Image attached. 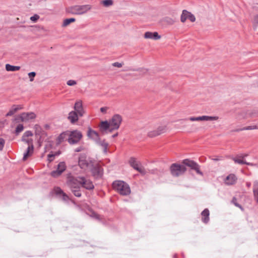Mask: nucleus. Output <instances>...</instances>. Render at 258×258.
Listing matches in <instances>:
<instances>
[{"label": "nucleus", "instance_id": "nucleus-1", "mask_svg": "<svg viewBox=\"0 0 258 258\" xmlns=\"http://www.w3.org/2000/svg\"><path fill=\"white\" fill-rule=\"evenodd\" d=\"M113 189L122 196H127L131 193L129 185L126 182L118 180L115 181L112 183Z\"/></svg>", "mask_w": 258, "mask_h": 258}, {"label": "nucleus", "instance_id": "nucleus-2", "mask_svg": "<svg viewBox=\"0 0 258 258\" xmlns=\"http://www.w3.org/2000/svg\"><path fill=\"white\" fill-rule=\"evenodd\" d=\"M91 9L89 5L74 6L68 9V12L73 15H82L87 13Z\"/></svg>", "mask_w": 258, "mask_h": 258}, {"label": "nucleus", "instance_id": "nucleus-3", "mask_svg": "<svg viewBox=\"0 0 258 258\" xmlns=\"http://www.w3.org/2000/svg\"><path fill=\"white\" fill-rule=\"evenodd\" d=\"M82 137V134L79 131H68V138L67 141L71 145L77 144L80 142Z\"/></svg>", "mask_w": 258, "mask_h": 258}, {"label": "nucleus", "instance_id": "nucleus-4", "mask_svg": "<svg viewBox=\"0 0 258 258\" xmlns=\"http://www.w3.org/2000/svg\"><path fill=\"white\" fill-rule=\"evenodd\" d=\"M186 170V168L183 165L178 163H173L170 165V171L173 177H178L183 174Z\"/></svg>", "mask_w": 258, "mask_h": 258}, {"label": "nucleus", "instance_id": "nucleus-5", "mask_svg": "<svg viewBox=\"0 0 258 258\" xmlns=\"http://www.w3.org/2000/svg\"><path fill=\"white\" fill-rule=\"evenodd\" d=\"M81 177H75L69 175L67 177V183L71 189L80 188L81 186Z\"/></svg>", "mask_w": 258, "mask_h": 258}, {"label": "nucleus", "instance_id": "nucleus-6", "mask_svg": "<svg viewBox=\"0 0 258 258\" xmlns=\"http://www.w3.org/2000/svg\"><path fill=\"white\" fill-rule=\"evenodd\" d=\"M182 163L183 165L187 166L191 169L195 170L197 174L203 175V173L200 170V166L194 161L186 159L182 161Z\"/></svg>", "mask_w": 258, "mask_h": 258}, {"label": "nucleus", "instance_id": "nucleus-7", "mask_svg": "<svg viewBox=\"0 0 258 258\" xmlns=\"http://www.w3.org/2000/svg\"><path fill=\"white\" fill-rule=\"evenodd\" d=\"M122 121L121 116L119 114H115L113 116L111 119L109 121L111 126V131L117 130L120 125Z\"/></svg>", "mask_w": 258, "mask_h": 258}, {"label": "nucleus", "instance_id": "nucleus-8", "mask_svg": "<svg viewBox=\"0 0 258 258\" xmlns=\"http://www.w3.org/2000/svg\"><path fill=\"white\" fill-rule=\"evenodd\" d=\"M90 168L92 174L95 178H99L102 176L103 170L99 164L94 165L92 164Z\"/></svg>", "mask_w": 258, "mask_h": 258}, {"label": "nucleus", "instance_id": "nucleus-9", "mask_svg": "<svg viewBox=\"0 0 258 258\" xmlns=\"http://www.w3.org/2000/svg\"><path fill=\"white\" fill-rule=\"evenodd\" d=\"M78 164L81 168L86 169V168H90L92 163L91 161L88 162L86 160L85 154H81L79 158Z\"/></svg>", "mask_w": 258, "mask_h": 258}, {"label": "nucleus", "instance_id": "nucleus-10", "mask_svg": "<svg viewBox=\"0 0 258 258\" xmlns=\"http://www.w3.org/2000/svg\"><path fill=\"white\" fill-rule=\"evenodd\" d=\"M66 166L64 162H61L57 165L56 170H53L51 172V175L53 177H56L61 174L66 170Z\"/></svg>", "mask_w": 258, "mask_h": 258}, {"label": "nucleus", "instance_id": "nucleus-11", "mask_svg": "<svg viewBox=\"0 0 258 258\" xmlns=\"http://www.w3.org/2000/svg\"><path fill=\"white\" fill-rule=\"evenodd\" d=\"M187 19H189L191 22H194L196 21V18L192 14L187 10H184L182 11L180 17L181 22L184 23Z\"/></svg>", "mask_w": 258, "mask_h": 258}, {"label": "nucleus", "instance_id": "nucleus-12", "mask_svg": "<svg viewBox=\"0 0 258 258\" xmlns=\"http://www.w3.org/2000/svg\"><path fill=\"white\" fill-rule=\"evenodd\" d=\"M74 111H76V112L79 115L80 117H82L84 115L85 110L83 107V103L81 100H79L76 102L74 106Z\"/></svg>", "mask_w": 258, "mask_h": 258}, {"label": "nucleus", "instance_id": "nucleus-13", "mask_svg": "<svg viewBox=\"0 0 258 258\" xmlns=\"http://www.w3.org/2000/svg\"><path fill=\"white\" fill-rule=\"evenodd\" d=\"M99 130L102 134H105L107 133L108 132L111 133L112 132L110 131V124L107 120L101 121L99 126Z\"/></svg>", "mask_w": 258, "mask_h": 258}, {"label": "nucleus", "instance_id": "nucleus-14", "mask_svg": "<svg viewBox=\"0 0 258 258\" xmlns=\"http://www.w3.org/2000/svg\"><path fill=\"white\" fill-rule=\"evenodd\" d=\"M19 117L23 122L27 121L30 119H34L36 117V115L32 112H23L19 115Z\"/></svg>", "mask_w": 258, "mask_h": 258}, {"label": "nucleus", "instance_id": "nucleus-15", "mask_svg": "<svg viewBox=\"0 0 258 258\" xmlns=\"http://www.w3.org/2000/svg\"><path fill=\"white\" fill-rule=\"evenodd\" d=\"M166 131L165 126H160L156 130L151 131L148 133V136L153 138L159 136Z\"/></svg>", "mask_w": 258, "mask_h": 258}, {"label": "nucleus", "instance_id": "nucleus-16", "mask_svg": "<svg viewBox=\"0 0 258 258\" xmlns=\"http://www.w3.org/2000/svg\"><path fill=\"white\" fill-rule=\"evenodd\" d=\"M81 186L88 190H91L94 188V186L89 180H87L84 177H81Z\"/></svg>", "mask_w": 258, "mask_h": 258}, {"label": "nucleus", "instance_id": "nucleus-17", "mask_svg": "<svg viewBox=\"0 0 258 258\" xmlns=\"http://www.w3.org/2000/svg\"><path fill=\"white\" fill-rule=\"evenodd\" d=\"M79 117L80 116L78 113L73 110L69 113L68 119L71 123L74 124L78 120Z\"/></svg>", "mask_w": 258, "mask_h": 258}, {"label": "nucleus", "instance_id": "nucleus-18", "mask_svg": "<svg viewBox=\"0 0 258 258\" xmlns=\"http://www.w3.org/2000/svg\"><path fill=\"white\" fill-rule=\"evenodd\" d=\"M87 135L89 138L94 140L96 142V143H97V141L100 140L98 133L97 132L92 130L91 128H89L88 130Z\"/></svg>", "mask_w": 258, "mask_h": 258}, {"label": "nucleus", "instance_id": "nucleus-19", "mask_svg": "<svg viewBox=\"0 0 258 258\" xmlns=\"http://www.w3.org/2000/svg\"><path fill=\"white\" fill-rule=\"evenodd\" d=\"M22 109H23V106L21 105H13L9 112L7 113L6 116H12L17 111Z\"/></svg>", "mask_w": 258, "mask_h": 258}, {"label": "nucleus", "instance_id": "nucleus-20", "mask_svg": "<svg viewBox=\"0 0 258 258\" xmlns=\"http://www.w3.org/2000/svg\"><path fill=\"white\" fill-rule=\"evenodd\" d=\"M236 180V176L233 174H230L226 177L225 183L227 185H232L235 183Z\"/></svg>", "mask_w": 258, "mask_h": 258}, {"label": "nucleus", "instance_id": "nucleus-21", "mask_svg": "<svg viewBox=\"0 0 258 258\" xmlns=\"http://www.w3.org/2000/svg\"><path fill=\"white\" fill-rule=\"evenodd\" d=\"M219 118L218 116H210L203 115L197 117V121H213L217 120Z\"/></svg>", "mask_w": 258, "mask_h": 258}, {"label": "nucleus", "instance_id": "nucleus-22", "mask_svg": "<svg viewBox=\"0 0 258 258\" xmlns=\"http://www.w3.org/2000/svg\"><path fill=\"white\" fill-rule=\"evenodd\" d=\"M34 152V146L31 145L30 146H28L27 148L26 151L24 153L23 160H26L29 157L31 156Z\"/></svg>", "mask_w": 258, "mask_h": 258}, {"label": "nucleus", "instance_id": "nucleus-23", "mask_svg": "<svg viewBox=\"0 0 258 258\" xmlns=\"http://www.w3.org/2000/svg\"><path fill=\"white\" fill-rule=\"evenodd\" d=\"M96 143L102 148L104 153L106 154L107 153V148L108 147V144L105 141V140H101L100 139V140L97 141Z\"/></svg>", "mask_w": 258, "mask_h": 258}, {"label": "nucleus", "instance_id": "nucleus-24", "mask_svg": "<svg viewBox=\"0 0 258 258\" xmlns=\"http://www.w3.org/2000/svg\"><path fill=\"white\" fill-rule=\"evenodd\" d=\"M54 191L57 195H62L63 200L66 201L69 199L68 196L63 192V190L59 187H55Z\"/></svg>", "mask_w": 258, "mask_h": 258}, {"label": "nucleus", "instance_id": "nucleus-25", "mask_svg": "<svg viewBox=\"0 0 258 258\" xmlns=\"http://www.w3.org/2000/svg\"><path fill=\"white\" fill-rule=\"evenodd\" d=\"M209 211L208 209H205L202 212L201 215L203 217L202 221L205 223H207L209 221Z\"/></svg>", "mask_w": 258, "mask_h": 258}, {"label": "nucleus", "instance_id": "nucleus-26", "mask_svg": "<svg viewBox=\"0 0 258 258\" xmlns=\"http://www.w3.org/2000/svg\"><path fill=\"white\" fill-rule=\"evenodd\" d=\"M68 137V131L66 132H64L61 133L59 136L57 137V143L58 144L62 142L64 140H67V138Z\"/></svg>", "mask_w": 258, "mask_h": 258}, {"label": "nucleus", "instance_id": "nucleus-27", "mask_svg": "<svg viewBox=\"0 0 258 258\" xmlns=\"http://www.w3.org/2000/svg\"><path fill=\"white\" fill-rule=\"evenodd\" d=\"M20 68H21L20 66H14L11 65L8 63L6 64V70L7 71H8V72L17 71L19 70L20 69Z\"/></svg>", "mask_w": 258, "mask_h": 258}, {"label": "nucleus", "instance_id": "nucleus-28", "mask_svg": "<svg viewBox=\"0 0 258 258\" xmlns=\"http://www.w3.org/2000/svg\"><path fill=\"white\" fill-rule=\"evenodd\" d=\"M130 165L135 170H137L139 166L138 162L136 161V158L131 157L129 160Z\"/></svg>", "mask_w": 258, "mask_h": 258}, {"label": "nucleus", "instance_id": "nucleus-29", "mask_svg": "<svg viewBox=\"0 0 258 258\" xmlns=\"http://www.w3.org/2000/svg\"><path fill=\"white\" fill-rule=\"evenodd\" d=\"M246 114L247 116L251 117H255L258 114V110L257 109L248 110L246 112Z\"/></svg>", "mask_w": 258, "mask_h": 258}, {"label": "nucleus", "instance_id": "nucleus-30", "mask_svg": "<svg viewBox=\"0 0 258 258\" xmlns=\"http://www.w3.org/2000/svg\"><path fill=\"white\" fill-rule=\"evenodd\" d=\"M232 159L235 163H238L239 164L252 165V164L248 163L242 159H237V158H233Z\"/></svg>", "mask_w": 258, "mask_h": 258}, {"label": "nucleus", "instance_id": "nucleus-31", "mask_svg": "<svg viewBox=\"0 0 258 258\" xmlns=\"http://www.w3.org/2000/svg\"><path fill=\"white\" fill-rule=\"evenodd\" d=\"M257 128H258V127L256 125H250V126H246V127H243L242 128L238 129L236 130V131L239 132V131H244V130H254V129H257Z\"/></svg>", "mask_w": 258, "mask_h": 258}, {"label": "nucleus", "instance_id": "nucleus-32", "mask_svg": "<svg viewBox=\"0 0 258 258\" xmlns=\"http://www.w3.org/2000/svg\"><path fill=\"white\" fill-rule=\"evenodd\" d=\"M75 20H76V19L74 18L66 19L63 21V26H67L68 25H69L71 23L75 22Z\"/></svg>", "mask_w": 258, "mask_h": 258}, {"label": "nucleus", "instance_id": "nucleus-33", "mask_svg": "<svg viewBox=\"0 0 258 258\" xmlns=\"http://www.w3.org/2000/svg\"><path fill=\"white\" fill-rule=\"evenodd\" d=\"M21 140L27 144L28 146L33 145V141L32 139L22 138Z\"/></svg>", "mask_w": 258, "mask_h": 258}, {"label": "nucleus", "instance_id": "nucleus-34", "mask_svg": "<svg viewBox=\"0 0 258 258\" xmlns=\"http://www.w3.org/2000/svg\"><path fill=\"white\" fill-rule=\"evenodd\" d=\"M72 192L73 193L74 196L77 197H81L82 196L81 191L80 190V188L78 189H71Z\"/></svg>", "mask_w": 258, "mask_h": 258}, {"label": "nucleus", "instance_id": "nucleus-35", "mask_svg": "<svg viewBox=\"0 0 258 258\" xmlns=\"http://www.w3.org/2000/svg\"><path fill=\"white\" fill-rule=\"evenodd\" d=\"M24 130V126L22 124H19L15 130V132L16 134H19Z\"/></svg>", "mask_w": 258, "mask_h": 258}, {"label": "nucleus", "instance_id": "nucleus-36", "mask_svg": "<svg viewBox=\"0 0 258 258\" xmlns=\"http://www.w3.org/2000/svg\"><path fill=\"white\" fill-rule=\"evenodd\" d=\"M102 4L105 7H109L112 5L113 1L112 0H104L102 1Z\"/></svg>", "mask_w": 258, "mask_h": 258}, {"label": "nucleus", "instance_id": "nucleus-37", "mask_svg": "<svg viewBox=\"0 0 258 258\" xmlns=\"http://www.w3.org/2000/svg\"><path fill=\"white\" fill-rule=\"evenodd\" d=\"M32 136V132L30 131H27L24 133L22 138H28L29 137H31Z\"/></svg>", "mask_w": 258, "mask_h": 258}, {"label": "nucleus", "instance_id": "nucleus-38", "mask_svg": "<svg viewBox=\"0 0 258 258\" xmlns=\"http://www.w3.org/2000/svg\"><path fill=\"white\" fill-rule=\"evenodd\" d=\"M232 203L237 207L239 208L240 209L243 210L242 206L237 202L236 198L233 197L232 200Z\"/></svg>", "mask_w": 258, "mask_h": 258}, {"label": "nucleus", "instance_id": "nucleus-39", "mask_svg": "<svg viewBox=\"0 0 258 258\" xmlns=\"http://www.w3.org/2000/svg\"><path fill=\"white\" fill-rule=\"evenodd\" d=\"M253 192L254 196H257L258 195V183H255L254 184Z\"/></svg>", "mask_w": 258, "mask_h": 258}, {"label": "nucleus", "instance_id": "nucleus-40", "mask_svg": "<svg viewBox=\"0 0 258 258\" xmlns=\"http://www.w3.org/2000/svg\"><path fill=\"white\" fill-rule=\"evenodd\" d=\"M153 33L151 32H146L145 34L144 37L147 39H153Z\"/></svg>", "mask_w": 258, "mask_h": 258}, {"label": "nucleus", "instance_id": "nucleus-41", "mask_svg": "<svg viewBox=\"0 0 258 258\" xmlns=\"http://www.w3.org/2000/svg\"><path fill=\"white\" fill-rule=\"evenodd\" d=\"M28 76L30 78V81L32 82L34 81V78L36 76V73L34 72H31L28 73Z\"/></svg>", "mask_w": 258, "mask_h": 258}, {"label": "nucleus", "instance_id": "nucleus-42", "mask_svg": "<svg viewBox=\"0 0 258 258\" xmlns=\"http://www.w3.org/2000/svg\"><path fill=\"white\" fill-rule=\"evenodd\" d=\"M55 156V154H49L47 155V160L48 161V162H51L52 161H53Z\"/></svg>", "mask_w": 258, "mask_h": 258}, {"label": "nucleus", "instance_id": "nucleus-43", "mask_svg": "<svg viewBox=\"0 0 258 258\" xmlns=\"http://www.w3.org/2000/svg\"><path fill=\"white\" fill-rule=\"evenodd\" d=\"M161 38V36L159 35L158 33L156 32H153V39L154 40H158Z\"/></svg>", "mask_w": 258, "mask_h": 258}, {"label": "nucleus", "instance_id": "nucleus-44", "mask_svg": "<svg viewBox=\"0 0 258 258\" xmlns=\"http://www.w3.org/2000/svg\"><path fill=\"white\" fill-rule=\"evenodd\" d=\"M39 18V16L38 15L35 14L30 17V20L32 21L35 22Z\"/></svg>", "mask_w": 258, "mask_h": 258}, {"label": "nucleus", "instance_id": "nucleus-45", "mask_svg": "<svg viewBox=\"0 0 258 258\" xmlns=\"http://www.w3.org/2000/svg\"><path fill=\"white\" fill-rule=\"evenodd\" d=\"M67 84L68 85L72 86L76 85L77 84V82L75 80H70L67 81Z\"/></svg>", "mask_w": 258, "mask_h": 258}, {"label": "nucleus", "instance_id": "nucleus-46", "mask_svg": "<svg viewBox=\"0 0 258 258\" xmlns=\"http://www.w3.org/2000/svg\"><path fill=\"white\" fill-rule=\"evenodd\" d=\"M5 144V141L3 138H0V151L3 149Z\"/></svg>", "mask_w": 258, "mask_h": 258}, {"label": "nucleus", "instance_id": "nucleus-47", "mask_svg": "<svg viewBox=\"0 0 258 258\" xmlns=\"http://www.w3.org/2000/svg\"><path fill=\"white\" fill-rule=\"evenodd\" d=\"M166 21L168 24L170 25H172L174 23V21L172 19L169 18H166Z\"/></svg>", "mask_w": 258, "mask_h": 258}, {"label": "nucleus", "instance_id": "nucleus-48", "mask_svg": "<svg viewBox=\"0 0 258 258\" xmlns=\"http://www.w3.org/2000/svg\"><path fill=\"white\" fill-rule=\"evenodd\" d=\"M136 170L142 174H145L146 173V171H145V169L144 168L140 167L138 169H137Z\"/></svg>", "mask_w": 258, "mask_h": 258}, {"label": "nucleus", "instance_id": "nucleus-49", "mask_svg": "<svg viewBox=\"0 0 258 258\" xmlns=\"http://www.w3.org/2000/svg\"><path fill=\"white\" fill-rule=\"evenodd\" d=\"M112 66L113 67L121 68L122 66V64L121 63H119L118 62H115L112 63Z\"/></svg>", "mask_w": 258, "mask_h": 258}, {"label": "nucleus", "instance_id": "nucleus-50", "mask_svg": "<svg viewBox=\"0 0 258 258\" xmlns=\"http://www.w3.org/2000/svg\"><path fill=\"white\" fill-rule=\"evenodd\" d=\"M108 108L106 107H101L100 108V111L103 113H105L107 111Z\"/></svg>", "mask_w": 258, "mask_h": 258}, {"label": "nucleus", "instance_id": "nucleus-51", "mask_svg": "<svg viewBox=\"0 0 258 258\" xmlns=\"http://www.w3.org/2000/svg\"><path fill=\"white\" fill-rule=\"evenodd\" d=\"M83 149V148L82 147H78L75 149V152H79L82 151Z\"/></svg>", "mask_w": 258, "mask_h": 258}, {"label": "nucleus", "instance_id": "nucleus-52", "mask_svg": "<svg viewBox=\"0 0 258 258\" xmlns=\"http://www.w3.org/2000/svg\"><path fill=\"white\" fill-rule=\"evenodd\" d=\"M188 119L192 121H197V117H190Z\"/></svg>", "mask_w": 258, "mask_h": 258}, {"label": "nucleus", "instance_id": "nucleus-53", "mask_svg": "<svg viewBox=\"0 0 258 258\" xmlns=\"http://www.w3.org/2000/svg\"><path fill=\"white\" fill-rule=\"evenodd\" d=\"M254 22L256 24H258V14L254 17Z\"/></svg>", "mask_w": 258, "mask_h": 258}, {"label": "nucleus", "instance_id": "nucleus-54", "mask_svg": "<svg viewBox=\"0 0 258 258\" xmlns=\"http://www.w3.org/2000/svg\"><path fill=\"white\" fill-rule=\"evenodd\" d=\"M211 159L215 161H218L221 160V157H217V158H212Z\"/></svg>", "mask_w": 258, "mask_h": 258}, {"label": "nucleus", "instance_id": "nucleus-55", "mask_svg": "<svg viewBox=\"0 0 258 258\" xmlns=\"http://www.w3.org/2000/svg\"><path fill=\"white\" fill-rule=\"evenodd\" d=\"M117 136H118V134H117V133H116V134H115L113 135L112 136V138H115V137H117Z\"/></svg>", "mask_w": 258, "mask_h": 258}, {"label": "nucleus", "instance_id": "nucleus-56", "mask_svg": "<svg viewBox=\"0 0 258 258\" xmlns=\"http://www.w3.org/2000/svg\"><path fill=\"white\" fill-rule=\"evenodd\" d=\"M255 200L256 201V202L258 203V195L257 196H254Z\"/></svg>", "mask_w": 258, "mask_h": 258}, {"label": "nucleus", "instance_id": "nucleus-57", "mask_svg": "<svg viewBox=\"0 0 258 258\" xmlns=\"http://www.w3.org/2000/svg\"><path fill=\"white\" fill-rule=\"evenodd\" d=\"M54 154H55V156H58L60 154V152H57L55 153Z\"/></svg>", "mask_w": 258, "mask_h": 258}, {"label": "nucleus", "instance_id": "nucleus-58", "mask_svg": "<svg viewBox=\"0 0 258 258\" xmlns=\"http://www.w3.org/2000/svg\"><path fill=\"white\" fill-rule=\"evenodd\" d=\"M246 185H247L248 187H249V186H250V183L247 182V183H246Z\"/></svg>", "mask_w": 258, "mask_h": 258}, {"label": "nucleus", "instance_id": "nucleus-59", "mask_svg": "<svg viewBox=\"0 0 258 258\" xmlns=\"http://www.w3.org/2000/svg\"><path fill=\"white\" fill-rule=\"evenodd\" d=\"M173 258H177V255L176 254H174L173 255Z\"/></svg>", "mask_w": 258, "mask_h": 258}, {"label": "nucleus", "instance_id": "nucleus-60", "mask_svg": "<svg viewBox=\"0 0 258 258\" xmlns=\"http://www.w3.org/2000/svg\"><path fill=\"white\" fill-rule=\"evenodd\" d=\"M247 156V155H244L243 156H242V158H243L244 157H246Z\"/></svg>", "mask_w": 258, "mask_h": 258}, {"label": "nucleus", "instance_id": "nucleus-61", "mask_svg": "<svg viewBox=\"0 0 258 258\" xmlns=\"http://www.w3.org/2000/svg\"><path fill=\"white\" fill-rule=\"evenodd\" d=\"M143 71L144 72H146V71H147L146 70H143Z\"/></svg>", "mask_w": 258, "mask_h": 258}]
</instances>
